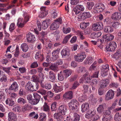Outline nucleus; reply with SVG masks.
<instances>
[{"instance_id": "4d7b16f0", "label": "nucleus", "mask_w": 121, "mask_h": 121, "mask_svg": "<svg viewBox=\"0 0 121 121\" xmlns=\"http://www.w3.org/2000/svg\"><path fill=\"white\" fill-rule=\"evenodd\" d=\"M79 84L78 82L75 81L74 82L72 87L71 88V89H74L79 85Z\"/></svg>"}, {"instance_id": "c756f323", "label": "nucleus", "mask_w": 121, "mask_h": 121, "mask_svg": "<svg viewBox=\"0 0 121 121\" xmlns=\"http://www.w3.org/2000/svg\"><path fill=\"white\" fill-rule=\"evenodd\" d=\"M93 59L91 57H88L85 61L84 64H86L90 65L93 62Z\"/></svg>"}, {"instance_id": "f03ea898", "label": "nucleus", "mask_w": 121, "mask_h": 121, "mask_svg": "<svg viewBox=\"0 0 121 121\" xmlns=\"http://www.w3.org/2000/svg\"><path fill=\"white\" fill-rule=\"evenodd\" d=\"M79 103L75 99H72L69 103V106L70 109L74 112L78 110V106L79 105Z\"/></svg>"}, {"instance_id": "e2e57ef3", "label": "nucleus", "mask_w": 121, "mask_h": 121, "mask_svg": "<svg viewBox=\"0 0 121 121\" xmlns=\"http://www.w3.org/2000/svg\"><path fill=\"white\" fill-rule=\"evenodd\" d=\"M24 21L26 22L28 21L30 17L26 13H24Z\"/></svg>"}, {"instance_id": "13d9d810", "label": "nucleus", "mask_w": 121, "mask_h": 121, "mask_svg": "<svg viewBox=\"0 0 121 121\" xmlns=\"http://www.w3.org/2000/svg\"><path fill=\"white\" fill-rule=\"evenodd\" d=\"M88 24L89 23L84 22L83 23L80 24V27L82 29H84L87 27Z\"/></svg>"}, {"instance_id": "603ef678", "label": "nucleus", "mask_w": 121, "mask_h": 121, "mask_svg": "<svg viewBox=\"0 0 121 121\" xmlns=\"http://www.w3.org/2000/svg\"><path fill=\"white\" fill-rule=\"evenodd\" d=\"M94 116V117H92L89 120V121H96L99 118V116L95 113Z\"/></svg>"}, {"instance_id": "37998d69", "label": "nucleus", "mask_w": 121, "mask_h": 121, "mask_svg": "<svg viewBox=\"0 0 121 121\" xmlns=\"http://www.w3.org/2000/svg\"><path fill=\"white\" fill-rule=\"evenodd\" d=\"M48 20L47 19V20H45L43 21L42 25V27L43 29H45L47 28L48 25V22H47V21H48Z\"/></svg>"}, {"instance_id": "e433bc0d", "label": "nucleus", "mask_w": 121, "mask_h": 121, "mask_svg": "<svg viewBox=\"0 0 121 121\" xmlns=\"http://www.w3.org/2000/svg\"><path fill=\"white\" fill-rule=\"evenodd\" d=\"M29 116L30 117H33L35 119H37L38 117V115L37 113L33 112H31L29 115Z\"/></svg>"}, {"instance_id": "09e8293b", "label": "nucleus", "mask_w": 121, "mask_h": 121, "mask_svg": "<svg viewBox=\"0 0 121 121\" xmlns=\"http://www.w3.org/2000/svg\"><path fill=\"white\" fill-rule=\"evenodd\" d=\"M74 119L73 121H79L80 120V116L76 113H74Z\"/></svg>"}, {"instance_id": "2eb2a0df", "label": "nucleus", "mask_w": 121, "mask_h": 121, "mask_svg": "<svg viewBox=\"0 0 121 121\" xmlns=\"http://www.w3.org/2000/svg\"><path fill=\"white\" fill-rule=\"evenodd\" d=\"M88 73H86L84 74L82 76V78L84 80L85 83H89L91 82L90 80L91 79L90 78V76H88Z\"/></svg>"}, {"instance_id": "680f3d73", "label": "nucleus", "mask_w": 121, "mask_h": 121, "mask_svg": "<svg viewBox=\"0 0 121 121\" xmlns=\"http://www.w3.org/2000/svg\"><path fill=\"white\" fill-rule=\"evenodd\" d=\"M98 83V81L96 79H94L92 80L91 83V85H94L96 86Z\"/></svg>"}, {"instance_id": "4c0bfd02", "label": "nucleus", "mask_w": 121, "mask_h": 121, "mask_svg": "<svg viewBox=\"0 0 121 121\" xmlns=\"http://www.w3.org/2000/svg\"><path fill=\"white\" fill-rule=\"evenodd\" d=\"M49 68L54 71H57L58 70L57 66L55 63L52 64L49 67Z\"/></svg>"}, {"instance_id": "ddd939ff", "label": "nucleus", "mask_w": 121, "mask_h": 121, "mask_svg": "<svg viewBox=\"0 0 121 121\" xmlns=\"http://www.w3.org/2000/svg\"><path fill=\"white\" fill-rule=\"evenodd\" d=\"M19 85L16 82H13L9 87V89L11 90H13L14 92H16L18 90Z\"/></svg>"}, {"instance_id": "69168bd1", "label": "nucleus", "mask_w": 121, "mask_h": 121, "mask_svg": "<svg viewBox=\"0 0 121 121\" xmlns=\"http://www.w3.org/2000/svg\"><path fill=\"white\" fill-rule=\"evenodd\" d=\"M38 66V65L37 62L35 61L32 63L30 67L32 68H34L37 67Z\"/></svg>"}, {"instance_id": "0eeeda50", "label": "nucleus", "mask_w": 121, "mask_h": 121, "mask_svg": "<svg viewBox=\"0 0 121 121\" xmlns=\"http://www.w3.org/2000/svg\"><path fill=\"white\" fill-rule=\"evenodd\" d=\"M67 106L65 104L62 105L60 106L58 108L59 113L62 115H65L67 111Z\"/></svg>"}, {"instance_id": "72a5a7b5", "label": "nucleus", "mask_w": 121, "mask_h": 121, "mask_svg": "<svg viewBox=\"0 0 121 121\" xmlns=\"http://www.w3.org/2000/svg\"><path fill=\"white\" fill-rule=\"evenodd\" d=\"M35 58L36 59H38L39 58L42 59V60L44 59L43 55V54H41L40 52H37L35 56Z\"/></svg>"}, {"instance_id": "393cba45", "label": "nucleus", "mask_w": 121, "mask_h": 121, "mask_svg": "<svg viewBox=\"0 0 121 121\" xmlns=\"http://www.w3.org/2000/svg\"><path fill=\"white\" fill-rule=\"evenodd\" d=\"M104 31L107 33H111L113 30V29L111 26H107L105 27L104 28Z\"/></svg>"}, {"instance_id": "864d4df0", "label": "nucleus", "mask_w": 121, "mask_h": 121, "mask_svg": "<svg viewBox=\"0 0 121 121\" xmlns=\"http://www.w3.org/2000/svg\"><path fill=\"white\" fill-rule=\"evenodd\" d=\"M2 69L3 70L6 72L8 74H10L11 73L10 70L11 69L10 67H2Z\"/></svg>"}, {"instance_id": "aec40b11", "label": "nucleus", "mask_w": 121, "mask_h": 121, "mask_svg": "<svg viewBox=\"0 0 121 121\" xmlns=\"http://www.w3.org/2000/svg\"><path fill=\"white\" fill-rule=\"evenodd\" d=\"M64 98L70 99L73 98V93L72 91H70L66 92L63 95Z\"/></svg>"}, {"instance_id": "c85d7f7f", "label": "nucleus", "mask_w": 121, "mask_h": 121, "mask_svg": "<svg viewBox=\"0 0 121 121\" xmlns=\"http://www.w3.org/2000/svg\"><path fill=\"white\" fill-rule=\"evenodd\" d=\"M21 48L23 51L25 52H26L28 50V46L26 43H23L21 46Z\"/></svg>"}, {"instance_id": "412c9836", "label": "nucleus", "mask_w": 121, "mask_h": 121, "mask_svg": "<svg viewBox=\"0 0 121 121\" xmlns=\"http://www.w3.org/2000/svg\"><path fill=\"white\" fill-rule=\"evenodd\" d=\"M59 52L58 50H54L52 52V58L54 60H55L58 58Z\"/></svg>"}, {"instance_id": "58836bf2", "label": "nucleus", "mask_w": 121, "mask_h": 121, "mask_svg": "<svg viewBox=\"0 0 121 121\" xmlns=\"http://www.w3.org/2000/svg\"><path fill=\"white\" fill-rule=\"evenodd\" d=\"M77 33L80 39L82 40L85 39V38L83 36L84 34L82 31L79 30H77Z\"/></svg>"}, {"instance_id": "8fccbe9b", "label": "nucleus", "mask_w": 121, "mask_h": 121, "mask_svg": "<svg viewBox=\"0 0 121 121\" xmlns=\"http://www.w3.org/2000/svg\"><path fill=\"white\" fill-rule=\"evenodd\" d=\"M110 116L109 115H104L102 119L103 121H109L110 119Z\"/></svg>"}, {"instance_id": "1a4fd4ad", "label": "nucleus", "mask_w": 121, "mask_h": 121, "mask_svg": "<svg viewBox=\"0 0 121 121\" xmlns=\"http://www.w3.org/2000/svg\"><path fill=\"white\" fill-rule=\"evenodd\" d=\"M109 83V81L108 79H104L100 81V84L99 88L103 89L107 87Z\"/></svg>"}, {"instance_id": "2f4dec72", "label": "nucleus", "mask_w": 121, "mask_h": 121, "mask_svg": "<svg viewBox=\"0 0 121 121\" xmlns=\"http://www.w3.org/2000/svg\"><path fill=\"white\" fill-rule=\"evenodd\" d=\"M104 104L99 105L97 108L98 112L99 113H101L104 111Z\"/></svg>"}, {"instance_id": "f704fd0d", "label": "nucleus", "mask_w": 121, "mask_h": 121, "mask_svg": "<svg viewBox=\"0 0 121 121\" xmlns=\"http://www.w3.org/2000/svg\"><path fill=\"white\" fill-rule=\"evenodd\" d=\"M40 77V81L39 82L40 83L41 86L43 88H45V85H44L43 83V81L44 79V76L42 74Z\"/></svg>"}, {"instance_id": "bf43d9fd", "label": "nucleus", "mask_w": 121, "mask_h": 121, "mask_svg": "<svg viewBox=\"0 0 121 121\" xmlns=\"http://www.w3.org/2000/svg\"><path fill=\"white\" fill-rule=\"evenodd\" d=\"M120 23L118 22H114L112 24V26L115 28L117 29L118 28Z\"/></svg>"}, {"instance_id": "0e129e2a", "label": "nucleus", "mask_w": 121, "mask_h": 121, "mask_svg": "<svg viewBox=\"0 0 121 121\" xmlns=\"http://www.w3.org/2000/svg\"><path fill=\"white\" fill-rule=\"evenodd\" d=\"M35 99V98L32 99V100L29 101V103L31 104L32 105L37 104L39 102Z\"/></svg>"}, {"instance_id": "9b49d317", "label": "nucleus", "mask_w": 121, "mask_h": 121, "mask_svg": "<svg viewBox=\"0 0 121 121\" xmlns=\"http://www.w3.org/2000/svg\"><path fill=\"white\" fill-rule=\"evenodd\" d=\"M114 96V91L112 90H109L106 95V99L109 100L113 98Z\"/></svg>"}, {"instance_id": "20e7f679", "label": "nucleus", "mask_w": 121, "mask_h": 121, "mask_svg": "<svg viewBox=\"0 0 121 121\" xmlns=\"http://www.w3.org/2000/svg\"><path fill=\"white\" fill-rule=\"evenodd\" d=\"M117 47V44L116 42L114 41H112L105 48L108 51H113L115 50Z\"/></svg>"}, {"instance_id": "9d476101", "label": "nucleus", "mask_w": 121, "mask_h": 121, "mask_svg": "<svg viewBox=\"0 0 121 121\" xmlns=\"http://www.w3.org/2000/svg\"><path fill=\"white\" fill-rule=\"evenodd\" d=\"M53 89L56 93L60 92L63 90L62 86L58 83L54 84Z\"/></svg>"}, {"instance_id": "4be33fe9", "label": "nucleus", "mask_w": 121, "mask_h": 121, "mask_svg": "<svg viewBox=\"0 0 121 121\" xmlns=\"http://www.w3.org/2000/svg\"><path fill=\"white\" fill-rule=\"evenodd\" d=\"M42 108L43 111L46 112H49L50 111V108L48 104L46 102L44 103Z\"/></svg>"}, {"instance_id": "c03bdc74", "label": "nucleus", "mask_w": 121, "mask_h": 121, "mask_svg": "<svg viewBox=\"0 0 121 121\" xmlns=\"http://www.w3.org/2000/svg\"><path fill=\"white\" fill-rule=\"evenodd\" d=\"M46 32L43 31H42L39 34V38H42V40H43L44 39H46Z\"/></svg>"}, {"instance_id": "774afa93", "label": "nucleus", "mask_w": 121, "mask_h": 121, "mask_svg": "<svg viewBox=\"0 0 121 121\" xmlns=\"http://www.w3.org/2000/svg\"><path fill=\"white\" fill-rule=\"evenodd\" d=\"M91 42L94 45H97L98 44H99V43H102V41L101 39H98L97 41H91Z\"/></svg>"}, {"instance_id": "79ce46f5", "label": "nucleus", "mask_w": 121, "mask_h": 121, "mask_svg": "<svg viewBox=\"0 0 121 121\" xmlns=\"http://www.w3.org/2000/svg\"><path fill=\"white\" fill-rule=\"evenodd\" d=\"M33 96L34 98L37 100L39 102L40 100L41 97L40 95L37 93H34L33 94Z\"/></svg>"}, {"instance_id": "5fc2aeb1", "label": "nucleus", "mask_w": 121, "mask_h": 121, "mask_svg": "<svg viewBox=\"0 0 121 121\" xmlns=\"http://www.w3.org/2000/svg\"><path fill=\"white\" fill-rule=\"evenodd\" d=\"M86 99V97L85 95H83L79 97L78 100L80 102H83Z\"/></svg>"}, {"instance_id": "49530a36", "label": "nucleus", "mask_w": 121, "mask_h": 121, "mask_svg": "<svg viewBox=\"0 0 121 121\" xmlns=\"http://www.w3.org/2000/svg\"><path fill=\"white\" fill-rule=\"evenodd\" d=\"M64 73L62 74V72L60 71L59 73L58 74V79L59 81H62L64 79L63 76Z\"/></svg>"}, {"instance_id": "cd10ccee", "label": "nucleus", "mask_w": 121, "mask_h": 121, "mask_svg": "<svg viewBox=\"0 0 121 121\" xmlns=\"http://www.w3.org/2000/svg\"><path fill=\"white\" fill-rule=\"evenodd\" d=\"M55 77L54 73L52 71L49 72V78L50 80V81L52 82H54L55 81Z\"/></svg>"}, {"instance_id": "5701e85b", "label": "nucleus", "mask_w": 121, "mask_h": 121, "mask_svg": "<svg viewBox=\"0 0 121 121\" xmlns=\"http://www.w3.org/2000/svg\"><path fill=\"white\" fill-rule=\"evenodd\" d=\"M97 9L99 12H101L105 9V7L104 5L102 4H97Z\"/></svg>"}, {"instance_id": "6e6d98bb", "label": "nucleus", "mask_w": 121, "mask_h": 121, "mask_svg": "<svg viewBox=\"0 0 121 121\" xmlns=\"http://www.w3.org/2000/svg\"><path fill=\"white\" fill-rule=\"evenodd\" d=\"M54 21L57 23L59 24V25L62 23V18L60 17L56 19Z\"/></svg>"}, {"instance_id": "4468645a", "label": "nucleus", "mask_w": 121, "mask_h": 121, "mask_svg": "<svg viewBox=\"0 0 121 121\" xmlns=\"http://www.w3.org/2000/svg\"><path fill=\"white\" fill-rule=\"evenodd\" d=\"M9 121H15L16 119V116L15 114L12 112H9L8 114Z\"/></svg>"}, {"instance_id": "f8f14e48", "label": "nucleus", "mask_w": 121, "mask_h": 121, "mask_svg": "<svg viewBox=\"0 0 121 121\" xmlns=\"http://www.w3.org/2000/svg\"><path fill=\"white\" fill-rule=\"evenodd\" d=\"M27 40L28 42H33L35 39V36L31 33H29L27 35Z\"/></svg>"}, {"instance_id": "a878e982", "label": "nucleus", "mask_w": 121, "mask_h": 121, "mask_svg": "<svg viewBox=\"0 0 121 121\" xmlns=\"http://www.w3.org/2000/svg\"><path fill=\"white\" fill-rule=\"evenodd\" d=\"M77 69V72L78 73H84L87 71L85 67L82 66L79 67Z\"/></svg>"}, {"instance_id": "6e6552de", "label": "nucleus", "mask_w": 121, "mask_h": 121, "mask_svg": "<svg viewBox=\"0 0 121 121\" xmlns=\"http://www.w3.org/2000/svg\"><path fill=\"white\" fill-rule=\"evenodd\" d=\"M91 17V15L90 12H85L79 14L78 17V19H81L84 20Z\"/></svg>"}, {"instance_id": "39448f33", "label": "nucleus", "mask_w": 121, "mask_h": 121, "mask_svg": "<svg viewBox=\"0 0 121 121\" xmlns=\"http://www.w3.org/2000/svg\"><path fill=\"white\" fill-rule=\"evenodd\" d=\"M86 57V56L84 53L78 54L74 56L75 60L79 62L82 61Z\"/></svg>"}, {"instance_id": "a18cd8bd", "label": "nucleus", "mask_w": 121, "mask_h": 121, "mask_svg": "<svg viewBox=\"0 0 121 121\" xmlns=\"http://www.w3.org/2000/svg\"><path fill=\"white\" fill-rule=\"evenodd\" d=\"M57 109L56 107V102H54L52 103L51 105V109L52 111H55Z\"/></svg>"}, {"instance_id": "a211bd4d", "label": "nucleus", "mask_w": 121, "mask_h": 121, "mask_svg": "<svg viewBox=\"0 0 121 121\" xmlns=\"http://www.w3.org/2000/svg\"><path fill=\"white\" fill-rule=\"evenodd\" d=\"M112 17L114 20H119L121 18V13L115 12L112 14Z\"/></svg>"}, {"instance_id": "bb28decb", "label": "nucleus", "mask_w": 121, "mask_h": 121, "mask_svg": "<svg viewBox=\"0 0 121 121\" xmlns=\"http://www.w3.org/2000/svg\"><path fill=\"white\" fill-rule=\"evenodd\" d=\"M5 102L6 104L10 106H13L15 104V102L14 101L11 99L8 98L6 99Z\"/></svg>"}, {"instance_id": "de8ad7c7", "label": "nucleus", "mask_w": 121, "mask_h": 121, "mask_svg": "<svg viewBox=\"0 0 121 121\" xmlns=\"http://www.w3.org/2000/svg\"><path fill=\"white\" fill-rule=\"evenodd\" d=\"M46 115L44 113L42 114L40 116L39 119L41 121H45L46 119Z\"/></svg>"}, {"instance_id": "7ed1b4c3", "label": "nucleus", "mask_w": 121, "mask_h": 121, "mask_svg": "<svg viewBox=\"0 0 121 121\" xmlns=\"http://www.w3.org/2000/svg\"><path fill=\"white\" fill-rule=\"evenodd\" d=\"M92 28L94 31H98L102 29L103 26L101 22H98L93 24L92 25Z\"/></svg>"}, {"instance_id": "a19ab883", "label": "nucleus", "mask_w": 121, "mask_h": 121, "mask_svg": "<svg viewBox=\"0 0 121 121\" xmlns=\"http://www.w3.org/2000/svg\"><path fill=\"white\" fill-rule=\"evenodd\" d=\"M72 73V71L71 70H65L63 71V73H64V75H65L66 77L67 78Z\"/></svg>"}, {"instance_id": "dca6fc26", "label": "nucleus", "mask_w": 121, "mask_h": 121, "mask_svg": "<svg viewBox=\"0 0 121 121\" xmlns=\"http://www.w3.org/2000/svg\"><path fill=\"white\" fill-rule=\"evenodd\" d=\"M54 119H56L57 121H62L63 120V117L60 115L58 112H56L53 115Z\"/></svg>"}, {"instance_id": "f3484780", "label": "nucleus", "mask_w": 121, "mask_h": 121, "mask_svg": "<svg viewBox=\"0 0 121 121\" xmlns=\"http://www.w3.org/2000/svg\"><path fill=\"white\" fill-rule=\"evenodd\" d=\"M61 53L63 57L66 56H69L70 54L68 48H65L63 49L61 51Z\"/></svg>"}, {"instance_id": "f257e3e1", "label": "nucleus", "mask_w": 121, "mask_h": 121, "mask_svg": "<svg viewBox=\"0 0 121 121\" xmlns=\"http://www.w3.org/2000/svg\"><path fill=\"white\" fill-rule=\"evenodd\" d=\"M39 84L38 82L29 81L26 84L25 87L28 91L33 92L37 91L39 89Z\"/></svg>"}, {"instance_id": "052dcab7", "label": "nucleus", "mask_w": 121, "mask_h": 121, "mask_svg": "<svg viewBox=\"0 0 121 121\" xmlns=\"http://www.w3.org/2000/svg\"><path fill=\"white\" fill-rule=\"evenodd\" d=\"M88 5L87 7L88 9L89 10H91L92 9V7L94 5V4L92 2L87 3Z\"/></svg>"}, {"instance_id": "423d86ee", "label": "nucleus", "mask_w": 121, "mask_h": 121, "mask_svg": "<svg viewBox=\"0 0 121 121\" xmlns=\"http://www.w3.org/2000/svg\"><path fill=\"white\" fill-rule=\"evenodd\" d=\"M84 9V7L83 5L79 4L77 5L73 9V11L76 15L80 13L81 12L83 11Z\"/></svg>"}, {"instance_id": "b1692460", "label": "nucleus", "mask_w": 121, "mask_h": 121, "mask_svg": "<svg viewBox=\"0 0 121 121\" xmlns=\"http://www.w3.org/2000/svg\"><path fill=\"white\" fill-rule=\"evenodd\" d=\"M59 26V24L54 21V22L52 23L51 25L50 28L51 30H54L58 28Z\"/></svg>"}, {"instance_id": "ea45409f", "label": "nucleus", "mask_w": 121, "mask_h": 121, "mask_svg": "<svg viewBox=\"0 0 121 121\" xmlns=\"http://www.w3.org/2000/svg\"><path fill=\"white\" fill-rule=\"evenodd\" d=\"M17 102L19 104H24L26 103V100L23 98L20 97L18 98L17 100Z\"/></svg>"}, {"instance_id": "3c124183", "label": "nucleus", "mask_w": 121, "mask_h": 121, "mask_svg": "<svg viewBox=\"0 0 121 121\" xmlns=\"http://www.w3.org/2000/svg\"><path fill=\"white\" fill-rule=\"evenodd\" d=\"M71 36V35H69L65 37L63 40L62 43L63 44L66 43Z\"/></svg>"}, {"instance_id": "c9c22d12", "label": "nucleus", "mask_w": 121, "mask_h": 121, "mask_svg": "<svg viewBox=\"0 0 121 121\" xmlns=\"http://www.w3.org/2000/svg\"><path fill=\"white\" fill-rule=\"evenodd\" d=\"M114 119L116 121H121V116L119 112H117L115 114Z\"/></svg>"}, {"instance_id": "473e14b6", "label": "nucleus", "mask_w": 121, "mask_h": 121, "mask_svg": "<svg viewBox=\"0 0 121 121\" xmlns=\"http://www.w3.org/2000/svg\"><path fill=\"white\" fill-rule=\"evenodd\" d=\"M33 82H39L40 81V79H39V77L37 75H33L31 78Z\"/></svg>"}, {"instance_id": "338daca9", "label": "nucleus", "mask_w": 121, "mask_h": 121, "mask_svg": "<svg viewBox=\"0 0 121 121\" xmlns=\"http://www.w3.org/2000/svg\"><path fill=\"white\" fill-rule=\"evenodd\" d=\"M20 19H19L18 20L17 25L18 27L22 28L24 26V24L23 23H21L20 22Z\"/></svg>"}, {"instance_id": "7c9ffc66", "label": "nucleus", "mask_w": 121, "mask_h": 121, "mask_svg": "<svg viewBox=\"0 0 121 121\" xmlns=\"http://www.w3.org/2000/svg\"><path fill=\"white\" fill-rule=\"evenodd\" d=\"M104 36L105 39L109 41L112 40L114 38V36L111 34L105 35Z\"/></svg>"}, {"instance_id": "6ab92c4d", "label": "nucleus", "mask_w": 121, "mask_h": 121, "mask_svg": "<svg viewBox=\"0 0 121 121\" xmlns=\"http://www.w3.org/2000/svg\"><path fill=\"white\" fill-rule=\"evenodd\" d=\"M89 108V105L88 103H84L82 105L81 111L83 112L86 111Z\"/></svg>"}]
</instances>
